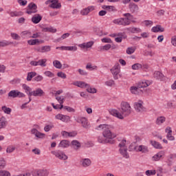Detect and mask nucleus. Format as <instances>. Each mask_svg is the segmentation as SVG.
I'll return each mask as SVG.
<instances>
[{
  "instance_id": "f257e3e1",
  "label": "nucleus",
  "mask_w": 176,
  "mask_h": 176,
  "mask_svg": "<svg viewBox=\"0 0 176 176\" xmlns=\"http://www.w3.org/2000/svg\"><path fill=\"white\" fill-rule=\"evenodd\" d=\"M96 130L102 131V136H99L98 138V141L100 144H113L115 142L113 140L116 138L118 135L116 133L112 132V130H113V126L102 124L96 126Z\"/></svg>"
},
{
  "instance_id": "f03ea898",
  "label": "nucleus",
  "mask_w": 176,
  "mask_h": 176,
  "mask_svg": "<svg viewBox=\"0 0 176 176\" xmlns=\"http://www.w3.org/2000/svg\"><path fill=\"white\" fill-rule=\"evenodd\" d=\"M122 112H119L117 109H110L109 113L117 118L118 119H124V116H129L130 113H131V106H130V103L127 102H122L120 106Z\"/></svg>"
},
{
  "instance_id": "7ed1b4c3",
  "label": "nucleus",
  "mask_w": 176,
  "mask_h": 176,
  "mask_svg": "<svg viewBox=\"0 0 176 176\" xmlns=\"http://www.w3.org/2000/svg\"><path fill=\"white\" fill-rule=\"evenodd\" d=\"M129 146V142L126 140V139H122L120 140V142L118 144V148H119V152L123 157L125 159H129L130 157V155L129 154V152H127Z\"/></svg>"
},
{
  "instance_id": "20e7f679",
  "label": "nucleus",
  "mask_w": 176,
  "mask_h": 176,
  "mask_svg": "<svg viewBox=\"0 0 176 176\" xmlns=\"http://www.w3.org/2000/svg\"><path fill=\"white\" fill-rule=\"evenodd\" d=\"M111 73L113 75V78L115 80H118L119 78H122L120 74V65L116 63L114 66L110 69Z\"/></svg>"
},
{
  "instance_id": "39448f33",
  "label": "nucleus",
  "mask_w": 176,
  "mask_h": 176,
  "mask_svg": "<svg viewBox=\"0 0 176 176\" xmlns=\"http://www.w3.org/2000/svg\"><path fill=\"white\" fill-rule=\"evenodd\" d=\"M8 97H10L11 98H17V97H19V98H23L25 97V94H24V93H22L17 89H14V90L10 91L8 93Z\"/></svg>"
},
{
  "instance_id": "423d86ee",
  "label": "nucleus",
  "mask_w": 176,
  "mask_h": 176,
  "mask_svg": "<svg viewBox=\"0 0 176 176\" xmlns=\"http://www.w3.org/2000/svg\"><path fill=\"white\" fill-rule=\"evenodd\" d=\"M46 63H47V59L43 58L38 60V61L32 60L30 61V65H32V67H38L39 65L40 67H42L43 68L46 67V65H47Z\"/></svg>"
},
{
  "instance_id": "0eeeda50",
  "label": "nucleus",
  "mask_w": 176,
  "mask_h": 176,
  "mask_svg": "<svg viewBox=\"0 0 176 176\" xmlns=\"http://www.w3.org/2000/svg\"><path fill=\"white\" fill-rule=\"evenodd\" d=\"M133 108L136 112H145L146 109L144 107V102L138 100L133 104Z\"/></svg>"
},
{
  "instance_id": "6e6552de",
  "label": "nucleus",
  "mask_w": 176,
  "mask_h": 176,
  "mask_svg": "<svg viewBox=\"0 0 176 176\" xmlns=\"http://www.w3.org/2000/svg\"><path fill=\"white\" fill-rule=\"evenodd\" d=\"M30 133L34 135L37 140H43L46 137V134L40 132L38 129L33 128L30 131Z\"/></svg>"
},
{
  "instance_id": "1a4fd4ad",
  "label": "nucleus",
  "mask_w": 176,
  "mask_h": 176,
  "mask_svg": "<svg viewBox=\"0 0 176 176\" xmlns=\"http://www.w3.org/2000/svg\"><path fill=\"white\" fill-rule=\"evenodd\" d=\"M38 6L34 3H30L28 4L27 9H26V13L28 14H32L34 13H36L38 12Z\"/></svg>"
},
{
  "instance_id": "9d476101",
  "label": "nucleus",
  "mask_w": 176,
  "mask_h": 176,
  "mask_svg": "<svg viewBox=\"0 0 176 176\" xmlns=\"http://www.w3.org/2000/svg\"><path fill=\"white\" fill-rule=\"evenodd\" d=\"M51 153L60 160H67L68 159V156L61 151H52Z\"/></svg>"
},
{
  "instance_id": "9b49d317",
  "label": "nucleus",
  "mask_w": 176,
  "mask_h": 176,
  "mask_svg": "<svg viewBox=\"0 0 176 176\" xmlns=\"http://www.w3.org/2000/svg\"><path fill=\"white\" fill-rule=\"evenodd\" d=\"M133 151H135V152H140L141 153H148V152H149V148H148V146L141 144L135 146Z\"/></svg>"
},
{
  "instance_id": "f8f14e48",
  "label": "nucleus",
  "mask_w": 176,
  "mask_h": 176,
  "mask_svg": "<svg viewBox=\"0 0 176 176\" xmlns=\"http://www.w3.org/2000/svg\"><path fill=\"white\" fill-rule=\"evenodd\" d=\"M76 121L77 123H80L84 129H89V127H90L87 118L85 117H78L77 119H76Z\"/></svg>"
},
{
  "instance_id": "ddd939ff",
  "label": "nucleus",
  "mask_w": 176,
  "mask_h": 176,
  "mask_svg": "<svg viewBox=\"0 0 176 176\" xmlns=\"http://www.w3.org/2000/svg\"><path fill=\"white\" fill-rule=\"evenodd\" d=\"M93 45H94V41H88L78 44V47H80L81 50H89V49H91Z\"/></svg>"
},
{
  "instance_id": "4468645a",
  "label": "nucleus",
  "mask_w": 176,
  "mask_h": 176,
  "mask_svg": "<svg viewBox=\"0 0 176 176\" xmlns=\"http://www.w3.org/2000/svg\"><path fill=\"white\" fill-rule=\"evenodd\" d=\"M124 16L125 18H122V23L124 27H126V25H130V23H131V19H133V15L130 13H126L124 14Z\"/></svg>"
},
{
  "instance_id": "2eb2a0df",
  "label": "nucleus",
  "mask_w": 176,
  "mask_h": 176,
  "mask_svg": "<svg viewBox=\"0 0 176 176\" xmlns=\"http://www.w3.org/2000/svg\"><path fill=\"white\" fill-rule=\"evenodd\" d=\"M55 118L57 120H61V122H63L65 123H68L69 122H71V117L63 114H57L56 116H55Z\"/></svg>"
},
{
  "instance_id": "dca6fc26",
  "label": "nucleus",
  "mask_w": 176,
  "mask_h": 176,
  "mask_svg": "<svg viewBox=\"0 0 176 176\" xmlns=\"http://www.w3.org/2000/svg\"><path fill=\"white\" fill-rule=\"evenodd\" d=\"M30 96H33V97H43L45 96V91H43L41 88H37L35 90L32 91Z\"/></svg>"
},
{
  "instance_id": "f3484780",
  "label": "nucleus",
  "mask_w": 176,
  "mask_h": 176,
  "mask_svg": "<svg viewBox=\"0 0 176 176\" xmlns=\"http://www.w3.org/2000/svg\"><path fill=\"white\" fill-rule=\"evenodd\" d=\"M72 85L74 86H76L77 87H80V89H87V87L89 86L87 82L80 80L74 81L73 82Z\"/></svg>"
},
{
  "instance_id": "a211bd4d",
  "label": "nucleus",
  "mask_w": 176,
  "mask_h": 176,
  "mask_svg": "<svg viewBox=\"0 0 176 176\" xmlns=\"http://www.w3.org/2000/svg\"><path fill=\"white\" fill-rule=\"evenodd\" d=\"M165 155L166 152L164 151H160L152 157V160L153 162H159Z\"/></svg>"
},
{
  "instance_id": "6ab92c4d",
  "label": "nucleus",
  "mask_w": 176,
  "mask_h": 176,
  "mask_svg": "<svg viewBox=\"0 0 176 176\" xmlns=\"http://www.w3.org/2000/svg\"><path fill=\"white\" fill-rule=\"evenodd\" d=\"M22 88L23 90H25V93H26L29 97V102H31L32 99H31L32 95L30 94L32 93V88L30 87V86L27 85L26 84H23L22 85Z\"/></svg>"
},
{
  "instance_id": "aec40b11",
  "label": "nucleus",
  "mask_w": 176,
  "mask_h": 176,
  "mask_svg": "<svg viewBox=\"0 0 176 176\" xmlns=\"http://www.w3.org/2000/svg\"><path fill=\"white\" fill-rule=\"evenodd\" d=\"M33 176H47L49 172L47 170H36L32 172Z\"/></svg>"
},
{
  "instance_id": "412c9836",
  "label": "nucleus",
  "mask_w": 176,
  "mask_h": 176,
  "mask_svg": "<svg viewBox=\"0 0 176 176\" xmlns=\"http://www.w3.org/2000/svg\"><path fill=\"white\" fill-rule=\"evenodd\" d=\"M153 78H155V79H156L157 80H160L161 82H163V80H166V77L164 76V74L159 71H155L154 72Z\"/></svg>"
},
{
  "instance_id": "4be33fe9",
  "label": "nucleus",
  "mask_w": 176,
  "mask_h": 176,
  "mask_svg": "<svg viewBox=\"0 0 176 176\" xmlns=\"http://www.w3.org/2000/svg\"><path fill=\"white\" fill-rule=\"evenodd\" d=\"M80 163L82 167L86 168L87 167H90V166H91V160L89 158H82Z\"/></svg>"
},
{
  "instance_id": "5701e85b",
  "label": "nucleus",
  "mask_w": 176,
  "mask_h": 176,
  "mask_svg": "<svg viewBox=\"0 0 176 176\" xmlns=\"http://www.w3.org/2000/svg\"><path fill=\"white\" fill-rule=\"evenodd\" d=\"M95 9L96 7H94V6H88L87 8H84L80 11V14H82V16H87L90 12H93V10Z\"/></svg>"
},
{
  "instance_id": "b1692460",
  "label": "nucleus",
  "mask_w": 176,
  "mask_h": 176,
  "mask_svg": "<svg viewBox=\"0 0 176 176\" xmlns=\"http://www.w3.org/2000/svg\"><path fill=\"white\" fill-rule=\"evenodd\" d=\"M129 10L131 13H137L140 10V7L135 3H130L129 5Z\"/></svg>"
},
{
  "instance_id": "393cba45",
  "label": "nucleus",
  "mask_w": 176,
  "mask_h": 176,
  "mask_svg": "<svg viewBox=\"0 0 176 176\" xmlns=\"http://www.w3.org/2000/svg\"><path fill=\"white\" fill-rule=\"evenodd\" d=\"M131 94H142V90H141L140 85L138 87L132 86L129 89Z\"/></svg>"
},
{
  "instance_id": "a878e982",
  "label": "nucleus",
  "mask_w": 176,
  "mask_h": 176,
  "mask_svg": "<svg viewBox=\"0 0 176 176\" xmlns=\"http://www.w3.org/2000/svg\"><path fill=\"white\" fill-rule=\"evenodd\" d=\"M6 126H8V121L6 120V118L0 116V130H2V129H6Z\"/></svg>"
},
{
  "instance_id": "bb28decb",
  "label": "nucleus",
  "mask_w": 176,
  "mask_h": 176,
  "mask_svg": "<svg viewBox=\"0 0 176 176\" xmlns=\"http://www.w3.org/2000/svg\"><path fill=\"white\" fill-rule=\"evenodd\" d=\"M58 146V148H62L63 149L68 148L69 146V141L67 140H63L60 142Z\"/></svg>"
},
{
  "instance_id": "cd10ccee",
  "label": "nucleus",
  "mask_w": 176,
  "mask_h": 176,
  "mask_svg": "<svg viewBox=\"0 0 176 176\" xmlns=\"http://www.w3.org/2000/svg\"><path fill=\"white\" fill-rule=\"evenodd\" d=\"M7 13L11 17H19V16H23V12H22L8 10Z\"/></svg>"
},
{
  "instance_id": "c85d7f7f",
  "label": "nucleus",
  "mask_w": 176,
  "mask_h": 176,
  "mask_svg": "<svg viewBox=\"0 0 176 176\" xmlns=\"http://www.w3.org/2000/svg\"><path fill=\"white\" fill-rule=\"evenodd\" d=\"M41 20H42V16L39 14H36L32 17V21L34 24H38L41 22Z\"/></svg>"
},
{
  "instance_id": "c756f323",
  "label": "nucleus",
  "mask_w": 176,
  "mask_h": 176,
  "mask_svg": "<svg viewBox=\"0 0 176 176\" xmlns=\"http://www.w3.org/2000/svg\"><path fill=\"white\" fill-rule=\"evenodd\" d=\"M150 144L153 147L155 148V149H163V146H162V144H160L159 142L155 140H151Z\"/></svg>"
},
{
  "instance_id": "7c9ffc66",
  "label": "nucleus",
  "mask_w": 176,
  "mask_h": 176,
  "mask_svg": "<svg viewBox=\"0 0 176 176\" xmlns=\"http://www.w3.org/2000/svg\"><path fill=\"white\" fill-rule=\"evenodd\" d=\"M52 50V47L50 45L43 46L37 49V52L39 53H46L47 52H50Z\"/></svg>"
},
{
  "instance_id": "2f4dec72",
  "label": "nucleus",
  "mask_w": 176,
  "mask_h": 176,
  "mask_svg": "<svg viewBox=\"0 0 176 176\" xmlns=\"http://www.w3.org/2000/svg\"><path fill=\"white\" fill-rule=\"evenodd\" d=\"M28 45H30V46H34L35 45H38L39 43H43V40H39V39H30L28 41Z\"/></svg>"
},
{
  "instance_id": "473e14b6",
  "label": "nucleus",
  "mask_w": 176,
  "mask_h": 176,
  "mask_svg": "<svg viewBox=\"0 0 176 176\" xmlns=\"http://www.w3.org/2000/svg\"><path fill=\"white\" fill-rule=\"evenodd\" d=\"M50 8L52 9H60V8H61V3H60L57 0H52L51 1Z\"/></svg>"
},
{
  "instance_id": "72a5a7b5",
  "label": "nucleus",
  "mask_w": 176,
  "mask_h": 176,
  "mask_svg": "<svg viewBox=\"0 0 176 176\" xmlns=\"http://www.w3.org/2000/svg\"><path fill=\"white\" fill-rule=\"evenodd\" d=\"M151 85H152V82L144 80L139 83V87L142 89L144 87H148V86H151Z\"/></svg>"
},
{
  "instance_id": "f704fd0d",
  "label": "nucleus",
  "mask_w": 176,
  "mask_h": 176,
  "mask_svg": "<svg viewBox=\"0 0 176 176\" xmlns=\"http://www.w3.org/2000/svg\"><path fill=\"white\" fill-rule=\"evenodd\" d=\"M151 31L152 32H164V29L160 25H157L153 27Z\"/></svg>"
},
{
  "instance_id": "c9c22d12",
  "label": "nucleus",
  "mask_w": 176,
  "mask_h": 176,
  "mask_svg": "<svg viewBox=\"0 0 176 176\" xmlns=\"http://www.w3.org/2000/svg\"><path fill=\"white\" fill-rule=\"evenodd\" d=\"M86 69H88L89 71H97V69H98V67L89 63L86 65Z\"/></svg>"
},
{
  "instance_id": "e433bc0d",
  "label": "nucleus",
  "mask_w": 176,
  "mask_h": 176,
  "mask_svg": "<svg viewBox=\"0 0 176 176\" xmlns=\"http://www.w3.org/2000/svg\"><path fill=\"white\" fill-rule=\"evenodd\" d=\"M72 145L74 149H76V150L79 149V148H80L81 146L80 142H79V141L78 140H73L72 142Z\"/></svg>"
},
{
  "instance_id": "4c0bfd02",
  "label": "nucleus",
  "mask_w": 176,
  "mask_h": 176,
  "mask_svg": "<svg viewBox=\"0 0 176 176\" xmlns=\"http://www.w3.org/2000/svg\"><path fill=\"white\" fill-rule=\"evenodd\" d=\"M129 30L132 34H140V32H142V30L139 28H129Z\"/></svg>"
},
{
  "instance_id": "58836bf2",
  "label": "nucleus",
  "mask_w": 176,
  "mask_h": 176,
  "mask_svg": "<svg viewBox=\"0 0 176 176\" xmlns=\"http://www.w3.org/2000/svg\"><path fill=\"white\" fill-rule=\"evenodd\" d=\"M43 31L44 32H52V34H55V32H57V29L54 28V27H48L45 28Z\"/></svg>"
},
{
  "instance_id": "ea45409f",
  "label": "nucleus",
  "mask_w": 176,
  "mask_h": 176,
  "mask_svg": "<svg viewBox=\"0 0 176 176\" xmlns=\"http://www.w3.org/2000/svg\"><path fill=\"white\" fill-rule=\"evenodd\" d=\"M53 65L57 69H61V68L63 67V65L61 64V62L57 60H55L53 61Z\"/></svg>"
},
{
  "instance_id": "a19ab883",
  "label": "nucleus",
  "mask_w": 176,
  "mask_h": 176,
  "mask_svg": "<svg viewBox=\"0 0 176 176\" xmlns=\"http://www.w3.org/2000/svg\"><path fill=\"white\" fill-rule=\"evenodd\" d=\"M102 8L106 10H109V12H115L116 10V8L113 6H102Z\"/></svg>"
},
{
  "instance_id": "79ce46f5",
  "label": "nucleus",
  "mask_w": 176,
  "mask_h": 176,
  "mask_svg": "<svg viewBox=\"0 0 176 176\" xmlns=\"http://www.w3.org/2000/svg\"><path fill=\"white\" fill-rule=\"evenodd\" d=\"M14 151H16V146L10 145V146H8L6 148V153H13Z\"/></svg>"
},
{
  "instance_id": "37998d69",
  "label": "nucleus",
  "mask_w": 176,
  "mask_h": 176,
  "mask_svg": "<svg viewBox=\"0 0 176 176\" xmlns=\"http://www.w3.org/2000/svg\"><path fill=\"white\" fill-rule=\"evenodd\" d=\"M142 24L145 27H152L153 25V21L151 20H145L142 22Z\"/></svg>"
},
{
  "instance_id": "c03bdc74",
  "label": "nucleus",
  "mask_w": 176,
  "mask_h": 176,
  "mask_svg": "<svg viewBox=\"0 0 176 176\" xmlns=\"http://www.w3.org/2000/svg\"><path fill=\"white\" fill-rule=\"evenodd\" d=\"M166 122V118L164 116H160L157 118L156 123L158 125L163 124Z\"/></svg>"
},
{
  "instance_id": "a18cd8bd",
  "label": "nucleus",
  "mask_w": 176,
  "mask_h": 176,
  "mask_svg": "<svg viewBox=\"0 0 176 176\" xmlns=\"http://www.w3.org/2000/svg\"><path fill=\"white\" fill-rule=\"evenodd\" d=\"M104 85H105V86H107V87H112L115 86V80H113L112 79L108 80L104 82Z\"/></svg>"
},
{
  "instance_id": "49530a36",
  "label": "nucleus",
  "mask_w": 176,
  "mask_h": 176,
  "mask_svg": "<svg viewBox=\"0 0 176 176\" xmlns=\"http://www.w3.org/2000/svg\"><path fill=\"white\" fill-rule=\"evenodd\" d=\"M35 76H36V72H29L27 76V80L30 82L32 80V78Z\"/></svg>"
},
{
  "instance_id": "de8ad7c7",
  "label": "nucleus",
  "mask_w": 176,
  "mask_h": 176,
  "mask_svg": "<svg viewBox=\"0 0 176 176\" xmlns=\"http://www.w3.org/2000/svg\"><path fill=\"white\" fill-rule=\"evenodd\" d=\"M86 90L88 93H91V94H96V93H97V89L96 88H91L89 84V86L87 87Z\"/></svg>"
},
{
  "instance_id": "09e8293b",
  "label": "nucleus",
  "mask_w": 176,
  "mask_h": 176,
  "mask_svg": "<svg viewBox=\"0 0 176 176\" xmlns=\"http://www.w3.org/2000/svg\"><path fill=\"white\" fill-rule=\"evenodd\" d=\"M2 111L4 112V113H6L7 115H10L12 113V109L7 107L6 106H3L1 107Z\"/></svg>"
},
{
  "instance_id": "8fccbe9b",
  "label": "nucleus",
  "mask_w": 176,
  "mask_h": 176,
  "mask_svg": "<svg viewBox=\"0 0 176 176\" xmlns=\"http://www.w3.org/2000/svg\"><path fill=\"white\" fill-rule=\"evenodd\" d=\"M142 68V64L140 63H135L132 65V69H134L135 71H138L139 69H141Z\"/></svg>"
},
{
  "instance_id": "3c124183",
  "label": "nucleus",
  "mask_w": 176,
  "mask_h": 176,
  "mask_svg": "<svg viewBox=\"0 0 176 176\" xmlns=\"http://www.w3.org/2000/svg\"><path fill=\"white\" fill-rule=\"evenodd\" d=\"M9 45H12V42L6 40L0 41V47H5V46H9Z\"/></svg>"
},
{
  "instance_id": "603ef678",
  "label": "nucleus",
  "mask_w": 176,
  "mask_h": 176,
  "mask_svg": "<svg viewBox=\"0 0 176 176\" xmlns=\"http://www.w3.org/2000/svg\"><path fill=\"white\" fill-rule=\"evenodd\" d=\"M113 23L114 24H117L118 25H123V20H122V18H118V19H114L113 21Z\"/></svg>"
},
{
  "instance_id": "864d4df0",
  "label": "nucleus",
  "mask_w": 176,
  "mask_h": 176,
  "mask_svg": "<svg viewBox=\"0 0 176 176\" xmlns=\"http://www.w3.org/2000/svg\"><path fill=\"white\" fill-rule=\"evenodd\" d=\"M54 127V125L53 124H47L44 127V131H45V133H48V131H50V130H52V129H53Z\"/></svg>"
},
{
  "instance_id": "5fc2aeb1",
  "label": "nucleus",
  "mask_w": 176,
  "mask_h": 176,
  "mask_svg": "<svg viewBox=\"0 0 176 176\" xmlns=\"http://www.w3.org/2000/svg\"><path fill=\"white\" fill-rule=\"evenodd\" d=\"M69 36V33H65L63 34L61 37L56 39V42H60L63 41V39H67Z\"/></svg>"
},
{
  "instance_id": "6e6d98bb",
  "label": "nucleus",
  "mask_w": 176,
  "mask_h": 176,
  "mask_svg": "<svg viewBox=\"0 0 176 176\" xmlns=\"http://www.w3.org/2000/svg\"><path fill=\"white\" fill-rule=\"evenodd\" d=\"M137 48L135 47H129L126 49L127 54H133Z\"/></svg>"
},
{
  "instance_id": "4d7b16f0",
  "label": "nucleus",
  "mask_w": 176,
  "mask_h": 176,
  "mask_svg": "<svg viewBox=\"0 0 176 176\" xmlns=\"http://www.w3.org/2000/svg\"><path fill=\"white\" fill-rule=\"evenodd\" d=\"M145 174L147 176L156 175V170H147Z\"/></svg>"
},
{
  "instance_id": "13d9d810",
  "label": "nucleus",
  "mask_w": 176,
  "mask_h": 176,
  "mask_svg": "<svg viewBox=\"0 0 176 176\" xmlns=\"http://www.w3.org/2000/svg\"><path fill=\"white\" fill-rule=\"evenodd\" d=\"M111 47H112V45H111V44H106L105 45L100 47V50L108 52V50H109Z\"/></svg>"
},
{
  "instance_id": "bf43d9fd",
  "label": "nucleus",
  "mask_w": 176,
  "mask_h": 176,
  "mask_svg": "<svg viewBox=\"0 0 176 176\" xmlns=\"http://www.w3.org/2000/svg\"><path fill=\"white\" fill-rule=\"evenodd\" d=\"M11 37L14 41H20V39H21V37L16 33H11Z\"/></svg>"
},
{
  "instance_id": "052dcab7",
  "label": "nucleus",
  "mask_w": 176,
  "mask_h": 176,
  "mask_svg": "<svg viewBox=\"0 0 176 176\" xmlns=\"http://www.w3.org/2000/svg\"><path fill=\"white\" fill-rule=\"evenodd\" d=\"M10 172L8 170H0V176H10Z\"/></svg>"
},
{
  "instance_id": "680f3d73",
  "label": "nucleus",
  "mask_w": 176,
  "mask_h": 176,
  "mask_svg": "<svg viewBox=\"0 0 176 176\" xmlns=\"http://www.w3.org/2000/svg\"><path fill=\"white\" fill-rule=\"evenodd\" d=\"M56 100H57L60 105H63L65 99L64 98V96H58L56 98Z\"/></svg>"
},
{
  "instance_id": "e2e57ef3",
  "label": "nucleus",
  "mask_w": 176,
  "mask_h": 176,
  "mask_svg": "<svg viewBox=\"0 0 176 176\" xmlns=\"http://www.w3.org/2000/svg\"><path fill=\"white\" fill-rule=\"evenodd\" d=\"M142 71H145V72H148V69H149V65L146 63L142 64Z\"/></svg>"
},
{
  "instance_id": "0e129e2a",
  "label": "nucleus",
  "mask_w": 176,
  "mask_h": 176,
  "mask_svg": "<svg viewBox=\"0 0 176 176\" xmlns=\"http://www.w3.org/2000/svg\"><path fill=\"white\" fill-rule=\"evenodd\" d=\"M57 76H58V78H61L62 79H67V74L63 72H58Z\"/></svg>"
},
{
  "instance_id": "69168bd1",
  "label": "nucleus",
  "mask_w": 176,
  "mask_h": 176,
  "mask_svg": "<svg viewBox=\"0 0 176 176\" xmlns=\"http://www.w3.org/2000/svg\"><path fill=\"white\" fill-rule=\"evenodd\" d=\"M44 75L45 76H47L48 78H53L54 77V74H53L52 72L50 71H45L44 72Z\"/></svg>"
},
{
  "instance_id": "338daca9",
  "label": "nucleus",
  "mask_w": 176,
  "mask_h": 176,
  "mask_svg": "<svg viewBox=\"0 0 176 176\" xmlns=\"http://www.w3.org/2000/svg\"><path fill=\"white\" fill-rule=\"evenodd\" d=\"M21 36H28V38H30L31 36V32L28 30H25L21 32Z\"/></svg>"
},
{
  "instance_id": "774afa93",
  "label": "nucleus",
  "mask_w": 176,
  "mask_h": 176,
  "mask_svg": "<svg viewBox=\"0 0 176 176\" xmlns=\"http://www.w3.org/2000/svg\"><path fill=\"white\" fill-rule=\"evenodd\" d=\"M170 43L173 45V46H175L176 47V36H173L170 38Z\"/></svg>"
}]
</instances>
